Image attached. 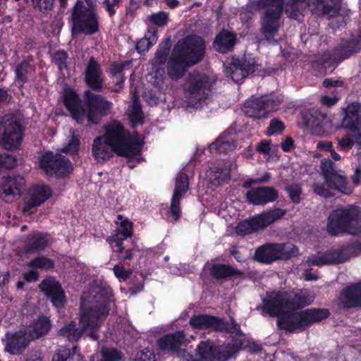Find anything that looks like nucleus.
Returning a JSON list of instances; mask_svg holds the SVG:
<instances>
[{
  "label": "nucleus",
  "mask_w": 361,
  "mask_h": 361,
  "mask_svg": "<svg viewBox=\"0 0 361 361\" xmlns=\"http://www.w3.org/2000/svg\"><path fill=\"white\" fill-rule=\"evenodd\" d=\"M257 65L255 59L243 56L242 58L233 56L226 71L229 73L233 81L238 82L244 80L249 75L253 73Z\"/></svg>",
  "instance_id": "19"
},
{
  "label": "nucleus",
  "mask_w": 361,
  "mask_h": 361,
  "mask_svg": "<svg viewBox=\"0 0 361 361\" xmlns=\"http://www.w3.org/2000/svg\"><path fill=\"white\" fill-rule=\"evenodd\" d=\"M30 340L23 331L16 332L7 336L5 350L12 355H20L27 348Z\"/></svg>",
  "instance_id": "30"
},
{
  "label": "nucleus",
  "mask_w": 361,
  "mask_h": 361,
  "mask_svg": "<svg viewBox=\"0 0 361 361\" xmlns=\"http://www.w3.org/2000/svg\"><path fill=\"white\" fill-rule=\"evenodd\" d=\"M214 81L205 74L190 73L188 77L185 96L189 105L195 106L198 102L205 100L212 94Z\"/></svg>",
  "instance_id": "7"
},
{
  "label": "nucleus",
  "mask_w": 361,
  "mask_h": 361,
  "mask_svg": "<svg viewBox=\"0 0 361 361\" xmlns=\"http://www.w3.org/2000/svg\"><path fill=\"white\" fill-rule=\"evenodd\" d=\"M326 231L331 236L361 233V209L350 205L333 210L327 219Z\"/></svg>",
  "instance_id": "3"
},
{
  "label": "nucleus",
  "mask_w": 361,
  "mask_h": 361,
  "mask_svg": "<svg viewBox=\"0 0 361 361\" xmlns=\"http://www.w3.org/2000/svg\"><path fill=\"white\" fill-rule=\"evenodd\" d=\"M334 58V53L333 51L330 52H325L320 56H318L315 61H313L312 65L314 66H323L326 63H336Z\"/></svg>",
  "instance_id": "59"
},
{
  "label": "nucleus",
  "mask_w": 361,
  "mask_h": 361,
  "mask_svg": "<svg viewBox=\"0 0 361 361\" xmlns=\"http://www.w3.org/2000/svg\"><path fill=\"white\" fill-rule=\"evenodd\" d=\"M121 231H118L117 233H120V235L124 237V238H128L132 236L133 234V223L129 221L128 220H123L121 222Z\"/></svg>",
  "instance_id": "62"
},
{
  "label": "nucleus",
  "mask_w": 361,
  "mask_h": 361,
  "mask_svg": "<svg viewBox=\"0 0 361 361\" xmlns=\"http://www.w3.org/2000/svg\"><path fill=\"white\" fill-rule=\"evenodd\" d=\"M39 288L56 308L61 309L66 304L65 291L54 277L49 276L42 280L39 284Z\"/></svg>",
  "instance_id": "18"
},
{
  "label": "nucleus",
  "mask_w": 361,
  "mask_h": 361,
  "mask_svg": "<svg viewBox=\"0 0 361 361\" xmlns=\"http://www.w3.org/2000/svg\"><path fill=\"white\" fill-rule=\"evenodd\" d=\"M355 144L361 148V144L357 142L352 133H348L341 138L338 139V147L342 151L351 149Z\"/></svg>",
  "instance_id": "48"
},
{
  "label": "nucleus",
  "mask_w": 361,
  "mask_h": 361,
  "mask_svg": "<svg viewBox=\"0 0 361 361\" xmlns=\"http://www.w3.org/2000/svg\"><path fill=\"white\" fill-rule=\"evenodd\" d=\"M52 195L51 188L46 185H37L32 186L29 190V197L25 201L23 211L28 212L32 209L35 208L47 200Z\"/></svg>",
  "instance_id": "24"
},
{
  "label": "nucleus",
  "mask_w": 361,
  "mask_h": 361,
  "mask_svg": "<svg viewBox=\"0 0 361 361\" xmlns=\"http://www.w3.org/2000/svg\"><path fill=\"white\" fill-rule=\"evenodd\" d=\"M71 349L67 347H61L56 350L51 361H68L71 357Z\"/></svg>",
  "instance_id": "54"
},
{
  "label": "nucleus",
  "mask_w": 361,
  "mask_h": 361,
  "mask_svg": "<svg viewBox=\"0 0 361 361\" xmlns=\"http://www.w3.org/2000/svg\"><path fill=\"white\" fill-rule=\"evenodd\" d=\"M341 304L345 308L361 306V282L344 289L339 297Z\"/></svg>",
  "instance_id": "31"
},
{
  "label": "nucleus",
  "mask_w": 361,
  "mask_h": 361,
  "mask_svg": "<svg viewBox=\"0 0 361 361\" xmlns=\"http://www.w3.org/2000/svg\"><path fill=\"white\" fill-rule=\"evenodd\" d=\"M25 183L24 178L20 175L4 177L0 185L1 195L4 197L12 195H20Z\"/></svg>",
  "instance_id": "29"
},
{
  "label": "nucleus",
  "mask_w": 361,
  "mask_h": 361,
  "mask_svg": "<svg viewBox=\"0 0 361 361\" xmlns=\"http://www.w3.org/2000/svg\"><path fill=\"white\" fill-rule=\"evenodd\" d=\"M49 235L36 233L30 235L24 248L26 254H31L44 250L48 245Z\"/></svg>",
  "instance_id": "39"
},
{
  "label": "nucleus",
  "mask_w": 361,
  "mask_h": 361,
  "mask_svg": "<svg viewBox=\"0 0 361 361\" xmlns=\"http://www.w3.org/2000/svg\"><path fill=\"white\" fill-rule=\"evenodd\" d=\"M16 164V159L7 153L0 154V169H13Z\"/></svg>",
  "instance_id": "55"
},
{
  "label": "nucleus",
  "mask_w": 361,
  "mask_h": 361,
  "mask_svg": "<svg viewBox=\"0 0 361 361\" xmlns=\"http://www.w3.org/2000/svg\"><path fill=\"white\" fill-rule=\"evenodd\" d=\"M320 168L324 183L329 188L345 195L352 193L353 188L349 184L347 177L336 170L335 164L331 159L322 160Z\"/></svg>",
  "instance_id": "13"
},
{
  "label": "nucleus",
  "mask_w": 361,
  "mask_h": 361,
  "mask_svg": "<svg viewBox=\"0 0 361 361\" xmlns=\"http://www.w3.org/2000/svg\"><path fill=\"white\" fill-rule=\"evenodd\" d=\"M67 53L65 51L59 50L54 54L52 60L60 71H62L67 67Z\"/></svg>",
  "instance_id": "52"
},
{
  "label": "nucleus",
  "mask_w": 361,
  "mask_h": 361,
  "mask_svg": "<svg viewBox=\"0 0 361 361\" xmlns=\"http://www.w3.org/2000/svg\"><path fill=\"white\" fill-rule=\"evenodd\" d=\"M32 2L35 8H38L45 13L54 8L55 0H32Z\"/></svg>",
  "instance_id": "51"
},
{
  "label": "nucleus",
  "mask_w": 361,
  "mask_h": 361,
  "mask_svg": "<svg viewBox=\"0 0 361 361\" xmlns=\"http://www.w3.org/2000/svg\"><path fill=\"white\" fill-rule=\"evenodd\" d=\"M245 196L247 200L252 204L264 205L276 201L279 194L273 187L262 186L248 190Z\"/></svg>",
  "instance_id": "23"
},
{
  "label": "nucleus",
  "mask_w": 361,
  "mask_h": 361,
  "mask_svg": "<svg viewBox=\"0 0 361 361\" xmlns=\"http://www.w3.org/2000/svg\"><path fill=\"white\" fill-rule=\"evenodd\" d=\"M286 191L288 193V195L295 204H298L300 201V195L302 189L300 186L297 184H292L286 187Z\"/></svg>",
  "instance_id": "53"
},
{
  "label": "nucleus",
  "mask_w": 361,
  "mask_h": 361,
  "mask_svg": "<svg viewBox=\"0 0 361 361\" xmlns=\"http://www.w3.org/2000/svg\"><path fill=\"white\" fill-rule=\"evenodd\" d=\"M63 102L72 117L78 123H82L85 120L86 111L82 107L81 100L76 92L72 90L66 91Z\"/></svg>",
  "instance_id": "27"
},
{
  "label": "nucleus",
  "mask_w": 361,
  "mask_h": 361,
  "mask_svg": "<svg viewBox=\"0 0 361 361\" xmlns=\"http://www.w3.org/2000/svg\"><path fill=\"white\" fill-rule=\"evenodd\" d=\"M210 274L216 280H224L231 277H241L244 275L242 271L235 269L229 264L221 263L212 266Z\"/></svg>",
  "instance_id": "38"
},
{
  "label": "nucleus",
  "mask_w": 361,
  "mask_h": 361,
  "mask_svg": "<svg viewBox=\"0 0 361 361\" xmlns=\"http://www.w3.org/2000/svg\"><path fill=\"white\" fill-rule=\"evenodd\" d=\"M40 167L50 176L65 177L73 170L71 162L66 157L54 154L51 152H46L40 160Z\"/></svg>",
  "instance_id": "16"
},
{
  "label": "nucleus",
  "mask_w": 361,
  "mask_h": 361,
  "mask_svg": "<svg viewBox=\"0 0 361 361\" xmlns=\"http://www.w3.org/2000/svg\"><path fill=\"white\" fill-rule=\"evenodd\" d=\"M286 214V210L283 209H269L239 223L235 231L238 235H245L259 230H264L268 226L281 219Z\"/></svg>",
  "instance_id": "10"
},
{
  "label": "nucleus",
  "mask_w": 361,
  "mask_h": 361,
  "mask_svg": "<svg viewBox=\"0 0 361 361\" xmlns=\"http://www.w3.org/2000/svg\"><path fill=\"white\" fill-rule=\"evenodd\" d=\"M280 104L279 99L267 96L251 97L245 102L243 111L250 118L255 119L266 118L269 113L276 109Z\"/></svg>",
  "instance_id": "15"
},
{
  "label": "nucleus",
  "mask_w": 361,
  "mask_h": 361,
  "mask_svg": "<svg viewBox=\"0 0 361 361\" xmlns=\"http://www.w3.org/2000/svg\"><path fill=\"white\" fill-rule=\"evenodd\" d=\"M111 288L106 283L94 281L89 295L81 297L79 325L87 336L94 341L101 324L109 314L111 302H114Z\"/></svg>",
  "instance_id": "2"
},
{
  "label": "nucleus",
  "mask_w": 361,
  "mask_h": 361,
  "mask_svg": "<svg viewBox=\"0 0 361 361\" xmlns=\"http://www.w3.org/2000/svg\"><path fill=\"white\" fill-rule=\"evenodd\" d=\"M312 189L314 192L322 197H329L331 196V193L330 192V188L328 187L326 188L324 184L320 183H314L312 185Z\"/></svg>",
  "instance_id": "61"
},
{
  "label": "nucleus",
  "mask_w": 361,
  "mask_h": 361,
  "mask_svg": "<svg viewBox=\"0 0 361 361\" xmlns=\"http://www.w3.org/2000/svg\"><path fill=\"white\" fill-rule=\"evenodd\" d=\"M82 334L81 328H78L73 321L65 324L59 331V335L66 338L69 341H78Z\"/></svg>",
  "instance_id": "41"
},
{
  "label": "nucleus",
  "mask_w": 361,
  "mask_h": 361,
  "mask_svg": "<svg viewBox=\"0 0 361 361\" xmlns=\"http://www.w3.org/2000/svg\"><path fill=\"white\" fill-rule=\"evenodd\" d=\"M157 30L155 28L149 30L145 37L137 42V51L140 54L147 51L149 47L157 41Z\"/></svg>",
  "instance_id": "43"
},
{
  "label": "nucleus",
  "mask_w": 361,
  "mask_h": 361,
  "mask_svg": "<svg viewBox=\"0 0 361 361\" xmlns=\"http://www.w3.org/2000/svg\"><path fill=\"white\" fill-rule=\"evenodd\" d=\"M361 49V31L353 35L350 39L342 41L332 51L336 63H340Z\"/></svg>",
  "instance_id": "22"
},
{
  "label": "nucleus",
  "mask_w": 361,
  "mask_h": 361,
  "mask_svg": "<svg viewBox=\"0 0 361 361\" xmlns=\"http://www.w3.org/2000/svg\"><path fill=\"white\" fill-rule=\"evenodd\" d=\"M170 48L171 42L169 39H166L159 44V47L156 51L155 56L151 62L154 69L158 70L165 63L170 51Z\"/></svg>",
  "instance_id": "40"
},
{
  "label": "nucleus",
  "mask_w": 361,
  "mask_h": 361,
  "mask_svg": "<svg viewBox=\"0 0 361 361\" xmlns=\"http://www.w3.org/2000/svg\"><path fill=\"white\" fill-rule=\"evenodd\" d=\"M123 360V354L121 350L112 347H102L99 361H121Z\"/></svg>",
  "instance_id": "44"
},
{
  "label": "nucleus",
  "mask_w": 361,
  "mask_h": 361,
  "mask_svg": "<svg viewBox=\"0 0 361 361\" xmlns=\"http://www.w3.org/2000/svg\"><path fill=\"white\" fill-rule=\"evenodd\" d=\"M283 0H258L257 8L264 10L261 19L260 33L269 42L274 41L281 27Z\"/></svg>",
  "instance_id": "6"
},
{
  "label": "nucleus",
  "mask_w": 361,
  "mask_h": 361,
  "mask_svg": "<svg viewBox=\"0 0 361 361\" xmlns=\"http://www.w3.org/2000/svg\"><path fill=\"white\" fill-rule=\"evenodd\" d=\"M285 129V126L282 121L278 118H274L270 121L267 133L268 135H272L277 133H281Z\"/></svg>",
  "instance_id": "56"
},
{
  "label": "nucleus",
  "mask_w": 361,
  "mask_h": 361,
  "mask_svg": "<svg viewBox=\"0 0 361 361\" xmlns=\"http://www.w3.org/2000/svg\"><path fill=\"white\" fill-rule=\"evenodd\" d=\"M253 7L251 5H247L245 11L241 12L240 18L243 24H247L248 27L252 23L254 18V12L252 11Z\"/></svg>",
  "instance_id": "57"
},
{
  "label": "nucleus",
  "mask_w": 361,
  "mask_h": 361,
  "mask_svg": "<svg viewBox=\"0 0 361 361\" xmlns=\"http://www.w3.org/2000/svg\"><path fill=\"white\" fill-rule=\"evenodd\" d=\"M133 361H155V355L149 349L138 352Z\"/></svg>",
  "instance_id": "60"
},
{
  "label": "nucleus",
  "mask_w": 361,
  "mask_h": 361,
  "mask_svg": "<svg viewBox=\"0 0 361 361\" xmlns=\"http://www.w3.org/2000/svg\"><path fill=\"white\" fill-rule=\"evenodd\" d=\"M0 145L7 150L16 149L23 140V128L13 114L5 115L0 123Z\"/></svg>",
  "instance_id": "11"
},
{
  "label": "nucleus",
  "mask_w": 361,
  "mask_h": 361,
  "mask_svg": "<svg viewBox=\"0 0 361 361\" xmlns=\"http://www.w3.org/2000/svg\"><path fill=\"white\" fill-rule=\"evenodd\" d=\"M341 0H312V6L316 13L328 18L336 17L341 10Z\"/></svg>",
  "instance_id": "33"
},
{
  "label": "nucleus",
  "mask_w": 361,
  "mask_h": 361,
  "mask_svg": "<svg viewBox=\"0 0 361 361\" xmlns=\"http://www.w3.org/2000/svg\"><path fill=\"white\" fill-rule=\"evenodd\" d=\"M339 254L341 262H344L352 257L357 256L360 251V246L358 244L352 243L337 249Z\"/></svg>",
  "instance_id": "45"
},
{
  "label": "nucleus",
  "mask_w": 361,
  "mask_h": 361,
  "mask_svg": "<svg viewBox=\"0 0 361 361\" xmlns=\"http://www.w3.org/2000/svg\"><path fill=\"white\" fill-rule=\"evenodd\" d=\"M314 300V295L306 288L289 292L274 290L267 293V298L262 299L263 305L257 309L271 317H278L279 329L290 333L300 332L330 315L328 309L312 308L295 312L311 305Z\"/></svg>",
  "instance_id": "1"
},
{
  "label": "nucleus",
  "mask_w": 361,
  "mask_h": 361,
  "mask_svg": "<svg viewBox=\"0 0 361 361\" xmlns=\"http://www.w3.org/2000/svg\"><path fill=\"white\" fill-rule=\"evenodd\" d=\"M270 144L271 142L269 140H262L256 146V150L260 154H268L270 152Z\"/></svg>",
  "instance_id": "64"
},
{
  "label": "nucleus",
  "mask_w": 361,
  "mask_h": 361,
  "mask_svg": "<svg viewBox=\"0 0 361 361\" xmlns=\"http://www.w3.org/2000/svg\"><path fill=\"white\" fill-rule=\"evenodd\" d=\"M51 326V321L49 317L45 316L39 317L34 319L30 325L31 330L29 332V338L31 340H36L47 335Z\"/></svg>",
  "instance_id": "35"
},
{
  "label": "nucleus",
  "mask_w": 361,
  "mask_h": 361,
  "mask_svg": "<svg viewBox=\"0 0 361 361\" xmlns=\"http://www.w3.org/2000/svg\"><path fill=\"white\" fill-rule=\"evenodd\" d=\"M114 272L117 278L121 279L123 281L127 280L132 274L131 270H126L123 266H120L118 264L114 266Z\"/></svg>",
  "instance_id": "63"
},
{
  "label": "nucleus",
  "mask_w": 361,
  "mask_h": 361,
  "mask_svg": "<svg viewBox=\"0 0 361 361\" xmlns=\"http://www.w3.org/2000/svg\"><path fill=\"white\" fill-rule=\"evenodd\" d=\"M121 0H104L102 5L110 17H113L116 13V8L119 6Z\"/></svg>",
  "instance_id": "58"
},
{
  "label": "nucleus",
  "mask_w": 361,
  "mask_h": 361,
  "mask_svg": "<svg viewBox=\"0 0 361 361\" xmlns=\"http://www.w3.org/2000/svg\"><path fill=\"white\" fill-rule=\"evenodd\" d=\"M307 262L309 265L314 266L341 263L337 249L329 250L323 253L319 252L317 255L310 256Z\"/></svg>",
  "instance_id": "36"
},
{
  "label": "nucleus",
  "mask_w": 361,
  "mask_h": 361,
  "mask_svg": "<svg viewBox=\"0 0 361 361\" xmlns=\"http://www.w3.org/2000/svg\"><path fill=\"white\" fill-rule=\"evenodd\" d=\"M185 339L183 331H178L174 334H166L158 341L161 350L171 353L178 351Z\"/></svg>",
  "instance_id": "34"
},
{
  "label": "nucleus",
  "mask_w": 361,
  "mask_h": 361,
  "mask_svg": "<svg viewBox=\"0 0 361 361\" xmlns=\"http://www.w3.org/2000/svg\"><path fill=\"white\" fill-rule=\"evenodd\" d=\"M85 79L87 85L93 90L101 91L103 88V74L100 65L91 56L85 69Z\"/></svg>",
  "instance_id": "26"
},
{
  "label": "nucleus",
  "mask_w": 361,
  "mask_h": 361,
  "mask_svg": "<svg viewBox=\"0 0 361 361\" xmlns=\"http://www.w3.org/2000/svg\"><path fill=\"white\" fill-rule=\"evenodd\" d=\"M104 137L106 141L117 149V155L133 157L141 152V145L138 140L130 136L121 123L112 121L105 126Z\"/></svg>",
  "instance_id": "4"
},
{
  "label": "nucleus",
  "mask_w": 361,
  "mask_h": 361,
  "mask_svg": "<svg viewBox=\"0 0 361 361\" xmlns=\"http://www.w3.org/2000/svg\"><path fill=\"white\" fill-rule=\"evenodd\" d=\"M32 71V66L27 61L20 62L16 68V74L18 82L21 85L27 82V75Z\"/></svg>",
  "instance_id": "46"
},
{
  "label": "nucleus",
  "mask_w": 361,
  "mask_h": 361,
  "mask_svg": "<svg viewBox=\"0 0 361 361\" xmlns=\"http://www.w3.org/2000/svg\"><path fill=\"white\" fill-rule=\"evenodd\" d=\"M173 49L185 59L189 65H195L201 61L205 53V44L199 36L190 35L178 42Z\"/></svg>",
  "instance_id": "12"
},
{
  "label": "nucleus",
  "mask_w": 361,
  "mask_h": 361,
  "mask_svg": "<svg viewBox=\"0 0 361 361\" xmlns=\"http://www.w3.org/2000/svg\"><path fill=\"white\" fill-rule=\"evenodd\" d=\"M210 173H214V178L217 180L218 183L230 180V171L228 169H224L220 166H213L210 169Z\"/></svg>",
  "instance_id": "49"
},
{
  "label": "nucleus",
  "mask_w": 361,
  "mask_h": 361,
  "mask_svg": "<svg viewBox=\"0 0 361 361\" xmlns=\"http://www.w3.org/2000/svg\"><path fill=\"white\" fill-rule=\"evenodd\" d=\"M92 152L97 162L103 164L112 158L114 154H117V149L104 137L99 136L93 140Z\"/></svg>",
  "instance_id": "25"
},
{
  "label": "nucleus",
  "mask_w": 361,
  "mask_h": 361,
  "mask_svg": "<svg viewBox=\"0 0 361 361\" xmlns=\"http://www.w3.org/2000/svg\"><path fill=\"white\" fill-rule=\"evenodd\" d=\"M189 63L178 53L173 50L171 56L167 62V73L172 80H178L183 76L185 68L190 66Z\"/></svg>",
  "instance_id": "32"
},
{
  "label": "nucleus",
  "mask_w": 361,
  "mask_h": 361,
  "mask_svg": "<svg viewBox=\"0 0 361 361\" xmlns=\"http://www.w3.org/2000/svg\"><path fill=\"white\" fill-rule=\"evenodd\" d=\"M300 116L304 126L310 129L320 128L326 118L325 114L314 108L302 111Z\"/></svg>",
  "instance_id": "37"
},
{
  "label": "nucleus",
  "mask_w": 361,
  "mask_h": 361,
  "mask_svg": "<svg viewBox=\"0 0 361 361\" xmlns=\"http://www.w3.org/2000/svg\"><path fill=\"white\" fill-rule=\"evenodd\" d=\"M189 324L193 329H197L228 334H240V327L233 319H231V323L229 324L223 318L210 314L194 315L190 319Z\"/></svg>",
  "instance_id": "9"
},
{
  "label": "nucleus",
  "mask_w": 361,
  "mask_h": 361,
  "mask_svg": "<svg viewBox=\"0 0 361 361\" xmlns=\"http://www.w3.org/2000/svg\"><path fill=\"white\" fill-rule=\"evenodd\" d=\"M149 20L153 24L159 26L163 27L166 25L169 20V14L164 11H160L156 13H153L149 17Z\"/></svg>",
  "instance_id": "50"
},
{
  "label": "nucleus",
  "mask_w": 361,
  "mask_h": 361,
  "mask_svg": "<svg viewBox=\"0 0 361 361\" xmlns=\"http://www.w3.org/2000/svg\"><path fill=\"white\" fill-rule=\"evenodd\" d=\"M298 253V248L290 243H265L256 249L253 259L268 264L279 259H289Z\"/></svg>",
  "instance_id": "8"
},
{
  "label": "nucleus",
  "mask_w": 361,
  "mask_h": 361,
  "mask_svg": "<svg viewBox=\"0 0 361 361\" xmlns=\"http://www.w3.org/2000/svg\"><path fill=\"white\" fill-rule=\"evenodd\" d=\"M84 101L87 107L86 118L89 123L98 124L100 118L110 114L112 103L103 96L87 90L84 93Z\"/></svg>",
  "instance_id": "14"
},
{
  "label": "nucleus",
  "mask_w": 361,
  "mask_h": 361,
  "mask_svg": "<svg viewBox=\"0 0 361 361\" xmlns=\"http://www.w3.org/2000/svg\"><path fill=\"white\" fill-rule=\"evenodd\" d=\"M237 43L235 33L223 29L215 37L213 42L214 47L219 53L225 54L233 50Z\"/></svg>",
  "instance_id": "28"
},
{
  "label": "nucleus",
  "mask_w": 361,
  "mask_h": 361,
  "mask_svg": "<svg viewBox=\"0 0 361 361\" xmlns=\"http://www.w3.org/2000/svg\"><path fill=\"white\" fill-rule=\"evenodd\" d=\"M28 267L49 270L54 268V262L46 257H37L28 263Z\"/></svg>",
  "instance_id": "47"
},
{
  "label": "nucleus",
  "mask_w": 361,
  "mask_h": 361,
  "mask_svg": "<svg viewBox=\"0 0 361 361\" xmlns=\"http://www.w3.org/2000/svg\"><path fill=\"white\" fill-rule=\"evenodd\" d=\"M68 23L71 25V35L77 37L80 34L92 35L99 30V20L97 11L86 8L81 0H78L70 10Z\"/></svg>",
  "instance_id": "5"
},
{
  "label": "nucleus",
  "mask_w": 361,
  "mask_h": 361,
  "mask_svg": "<svg viewBox=\"0 0 361 361\" xmlns=\"http://www.w3.org/2000/svg\"><path fill=\"white\" fill-rule=\"evenodd\" d=\"M341 126L349 130L361 144V104L353 103L347 106Z\"/></svg>",
  "instance_id": "20"
},
{
  "label": "nucleus",
  "mask_w": 361,
  "mask_h": 361,
  "mask_svg": "<svg viewBox=\"0 0 361 361\" xmlns=\"http://www.w3.org/2000/svg\"><path fill=\"white\" fill-rule=\"evenodd\" d=\"M235 147L236 144L233 140L227 139L226 135H221L210 145V149L220 154H226L233 151Z\"/></svg>",
  "instance_id": "42"
},
{
  "label": "nucleus",
  "mask_w": 361,
  "mask_h": 361,
  "mask_svg": "<svg viewBox=\"0 0 361 361\" xmlns=\"http://www.w3.org/2000/svg\"><path fill=\"white\" fill-rule=\"evenodd\" d=\"M189 190V180L188 175L184 172H180L175 182V188L171 198V205L169 208L173 220L178 221L181 214L180 207V201L183 197L186 192Z\"/></svg>",
  "instance_id": "21"
},
{
  "label": "nucleus",
  "mask_w": 361,
  "mask_h": 361,
  "mask_svg": "<svg viewBox=\"0 0 361 361\" xmlns=\"http://www.w3.org/2000/svg\"><path fill=\"white\" fill-rule=\"evenodd\" d=\"M197 352L203 356L202 361H226L237 352L232 343L214 346L211 342H200L197 346Z\"/></svg>",
  "instance_id": "17"
}]
</instances>
